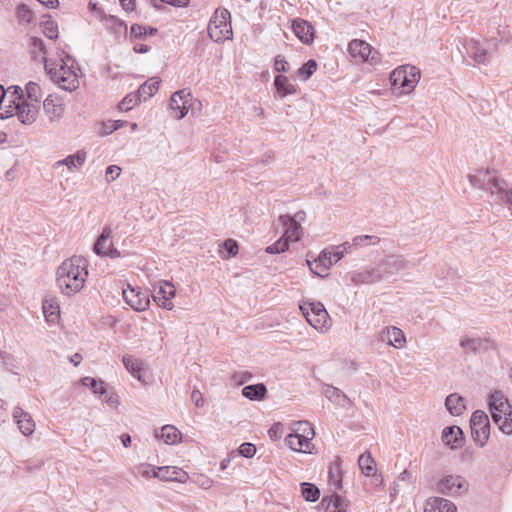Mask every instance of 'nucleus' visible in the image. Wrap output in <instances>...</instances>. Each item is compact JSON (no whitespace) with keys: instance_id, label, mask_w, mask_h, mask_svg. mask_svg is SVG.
I'll use <instances>...</instances> for the list:
<instances>
[{"instance_id":"obj_1","label":"nucleus","mask_w":512,"mask_h":512,"mask_svg":"<svg viewBox=\"0 0 512 512\" xmlns=\"http://www.w3.org/2000/svg\"><path fill=\"white\" fill-rule=\"evenodd\" d=\"M88 262L81 256H73L65 260L57 269V285L65 295L79 292L88 277Z\"/></svg>"},{"instance_id":"obj_2","label":"nucleus","mask_w":512,"mask_h":512,"mask_svg":"<svg viewBox=\"0 0 512 512\" xmlns=\"http://www.w3.org/2000/svg\"><path fill=\"white\" fill-rule=\"evenodd\" d=\"M37 114V105L27 102L20 87L10 86L5 90L2 86V119L17 116L22 123L30 124Z\"/></svg>"},{"instance_id":"obj_3","label":"nucleus","mask_w":512,"mask_h":512,"mask_svg":"<svg viewBox=\"0 0 512 512\" xmlns=\"http://www.w3.org/2000/svg\"><path fill=\"white\" fill-rule=\"evenodd\" d=\"M45 69L50 78L64 90L74 91L80 85V69L69 55L61 57L59 61H46Z\"/></svg>"},{"instance_id":"obj_4","label":"nucleus","mask_w":512,"mask_h":512,"mask_svg":"<svg viewBox=\"0 0 512 512\" xmlns=\"http://www.w3.org/2000/svg\"><path fill=\"white\" fill-rule=\"evenodd\" d=\"M420 77L421 73L415 66H398L390 74L391 90L397 96L410 94L419 83Z\"/></svg>"},{"instance_id":"obj_5","label":"nucleus","mask_w":512,"mask_h":512,"mask_svg":"<svg viewBox=\"0 0 512 512\" xmlns=\"http://www.w3.org/2000/svg\"><path fill=\"white\" fill-rule=\"evenodd\" d=\"M489 409L493 422L507 435L512 434V411L503 394L496 392L490 396Z\"/></svg>"},{"instance_id":"obj_6","label":"nucleus","mask_w":512,"mask_h":512,"mask_svg":"<svg viewBox=\"0 0 512 512\" xmlns=\"http://www.w3.org/2000/svg\"><path fill=\"white\" fill-rule=\"evenodd\" d=\"M314 436L312 426L306 421H299L295 423L293 432L286 437V442L293 451L311 454L314 449Z\"/></svg>"},{"instance_id":"obj_7","label":"nucleus","mask_w":512,"mask_h":512,"mask_svg":"<svg viewBox=\"0 0 512 512\" xmlns=\"http://www.w3.org/2000/svg\"><path fill=\"white\" fill-rule=\"evenodd\" d=\"M279 221L285 227L283 236L275 243L266 248V252L270 254H279L288 250L289 242H297L302 236V227L296 219L289 215H282Z\"/></svg>"},{"instance_id":"obj_8","label":"nucleus","mask_w":512,"mask_h":512,"mask_svg":"<svg viewBox=\"0 0 512 512\" xmlns=\"http://www.w3.org/2000/svg\"><path fill=\"white\" fill-rule=\"evenodd\" d=\"M208 34L215 42H223L232 37L231 15L227 9L215 10L208 24Z\"/></svg>"},{"instance_id":"obj_9","label":"nucleus","mask_w":512,"mask_h":512,"mask_svg":"<svg viewBox=\"0 0 512 512\" xmlns=\"http://www.w3.org/2000/svg\"><path fill=\"white\" fill-rule=\"evenodd\" d=\"M307 322L317 331L326 332L331 327V319L320 302H303L299 306Z\"/></svg>"},{"instance_id":"obj_10","label":"nucleus","mask_w":512,"mask_h":512,"mask_svg":"<svg viewBox=\"0 0 512 512\" xmlns=\"http://www.w3.org/2000/svg\"><path fill=\"white\" fill-rule=\"evenodd\" d=\"M348 53L357 63L379 64L381 55L368 42L361 39H353L348 44Z\"/></svg>"},{"instance_id":"obj_11","label":"nucleus","mask_w":512,"mask_h":512,"mask_svg":"<svg viewBox=\"0 0 512 512\" xmlns=\"http://www.w3.org/2000/svg\"><path fill=\"white\" fill-rule=\"evenodd\" d=\"M343 257V252L335 248L324 249L321 254L311 261L307 259L306 262L311 272L320 277H326L329 274L330 267L333 263L338 262Z\"/></svg>"},{"instance_id":"obj_12","label":"nucleus","mask_w":512,"mask_h":512,"mask_svg":"<svg viewBox=\"0 0 512 512\" xmlns=\"http://www.w3.org/2000/svg\"><path fill=\"white\" fill-rule=\"evenodd\" d=\"M473 440L479 446H484L490 436V423L488 415L481 410L475 411L470 419Z\"/></svg>"},{"instance_id":"obj_13","label":"nucleus","mask_w":512,"mask_h":512,"mask_svg":"<svg viewBox=\"0 0 512 512\" xmlns=\"http://www.w3.org/2000/svg\"><path fill=\"white\" fill-rule=\"evenodd\" d=\"M473 184L480 183L481 187L487 188L491 193L501 194L506 191L507 183L505 180L493 175L490 171L479 172L478 174L470 176Z\"/></svg>"},{"instance_id":"obj_14","label":"nucleus","mask_w":512,"mask_h":512,"mask_svg":"<svg viewBox=\"0 0 512 512\" xmlns=\"http://www.w3.org/2000/svg\"><path fill=\"white\" fill-rule=\"evenodd\" d=\"M123 299L126 304L138 312L145 311L150 305L148 294L131 286L123 290Z\"/></svg>"},{"instance_id":"obj_15","label":"nucleus","mask_w":512,"mask_h":512,"mask_svg":"<svg viewBox=\"0 0 512 512\" xmlns=\"http://www.w3.org/2000/svg\"><path fill=\"white\" fill-rule=\"evenodd\" d=\"M191 94L186 90L175 92L170 99V110L176 119H182L191 107Z\"/></svg>"},{"instance_id":"obj_16","label":"nucleus","mask_w":512,"mask_h":512,"mask_svg":"<svg viewBox=\"0 0 512 512\" xmlns=\"http://www.w3.org/2000/svg\"><path fill=\"white\" fill-rule=\"evenodd\" d=\"M176 295L174 285L168 281H160L158 290L154 295V301L163 309L172 310L174 307L173 298Z\"/></svg>"},{"instance_id":"obj_17","label":"nucleus","mask_w":512,"mask_h":512,"mask_svg":"<svg viewBox=\"0 0 512 512\" xmlns=\"http://www.w3.org/2000/svg\"><path fill=\"white\" fill-rule=\"evenodd\" d=\"M94 251L98 255L108 256L111 258H117L120 256V252L113 246L112 230L110 228H104L102 234L94 245Z\"/></svg>"},{"instance_id":"obj_18","label":"nucleus","mask_w":512,"mask_h":512,"mask_svg":"<svg viewBox=\"0 0 512 512\" xmlns=\"http://www.w3.org/2000/svg\"><path fill=\"white\" fill-rule=\"evenodd\" d=\"M292 30L295 36L304 44H311L315 38L313 25L305 19L297 18L292 21Z\"/></svg>"},{"instance_id":"obj_19","label":"nucleus","mask_w":512,"mask_h":512,"mask_svg":"<svg viewBox=\"0 0 512 512\" xmlns=\"http://www.w3.org/2000/svg\"><path fill=\"white\" fill-rule=\"evenodd\" d=\"M157 478L163 481H175L179 483H186L189 475L183 469L176 466H162L158 468Z\"/></svg>"},{"instance_id":"obj_20","label":"nucleus","mask_w":512,"mask_h":512,"mask_svg":"<svg viewBox=\"0 0 512 512\" xmlns=\"http://www.w3.org/2000/svg\"><path fill=\"white\" fill-rule=\"evenodd\" d=\"M439 488L444 493L461 494L467 490V482L461 476L449 475L440 481Z\"/></svg>"},{"instance_id":"obj_21","label":"nucleus","mask_w":512,"mask_h":512,"mask_svg":"<svg viewBox=\"0 0 512 512\" xmlns=\"http://www.w3.org/2000/svg\"><path fill=\"white\" fill-rule=\"evenodd\" d=\"M13 419L23 435L30 436L34 433L35 422L29 413L21 408H15Z\"/></svg>"},{"instance_id":"obj_22","label":"nucleus","mask_w":512,"mask_h":512,"mask_svg":"<svg viewBox=\"0 0 512 512\" xmlns=\"http://www.w3.org/2000/svg\"><path fill=\"white\" fill-rule=\"evenodd\" d=\"M43 108L51 120L60 118L64 112L62 100L56 95H49L44 100Z\"/></svg>"},{"instance_id":"obj_23","label":"nucleus","mask_w":512,"mask_h":512,"mask_svg":"<svg viewBox=\"0 0 512 512\" xmlns=\"http://www.w3.org/2000/svg\"><path fill=\"white\" fill-rule=\"evenodd\" d=\"M456 506L449 500L439 497L429 498L424 506V512H456Z\"/></svg>"},{"instance_id":"obj_24","label":"nucleus","mask_w":512,"mask_h":512,"mask_svg":"<svg viewBox=\"0 0 512 512\" xmlns=\"http://www.w3.org/2000/svg\"><path fill=\"white\" fill-rule=\"evenodd\" d=\"M43 314L49 324H56L60 319V307L54 298L45 299L42 305Z\"/></svg>"},{"instance_id":"obj_25","label":"nucleus","mask_w":512,"mask_h":512,"mask_svg":"<svg viewBox=\"0 0 512 512\" xmlns=\"http://www.w3.org/2000/svg\"><path fill=\"white\" fill-rule=\"evenodd\" d=\"M123 364L133 377L137 378L140 382H146L144 380L145 369L141 360L133 356L126 355L123 357Z\"/></svg>"},{"instance_id":"obj_26","label":"nucleus","mask_w":512,"mask_h":512,"mask_svg":"<svg viewBox=\"0 0 512 512\" xmlns=\"http://www.w3.org/2000/svg\"><path fill=\"white\" fill-rule=\"evenodd\" d=\"M321 505L325 512H346L347 503L339 495H331L324 497Z\"/></svg>"},{"instance_id":"obj_27","label":"nucleus","mask_w":512,"mask_h":512,"mask_svg":"<svg viewBox=\"0 0 512 512\" xmlns=\"http://www.w3.org/2000/svg\"><path fill=\"white\" fill-rule=\"evenodd\" d=\"M274 86L280 97L293 95L297 92V85L291 82L284 75H277L274 79Z\"/></svg>"},{"instance_id":"obj_28","label":"nucleus","mask_w":512,"mask_h":512,"mask_svg":"<svg viewBox=\"0 0 512 512\" xmlns=\"http://www.w3.org/2000/svg\"><path fill=\"white\" fill-rule=\"evenodd\" d=\"M382 339L387 340L389 344L397 349L403 348L406 343V338L403 331L396 327L387 328L382 332Z\"/></svg>"},{"instance_id":"obj_29","label":"nucleus","mask_w":512,"mask_h":512,"mask_svg":"<svg viewBox=\"0 0 512 512\" xmlns=\"http://www.w3.org/2000/svg\"><path fill=\"white\" fill-rule=\"evenodd\" d=\"M160 83L161 80L158 77L149 78L138 89L139 97H141L144 101L151 98L158 91Z\"/></svg>"},{"instance_id":"obj_30","label":"nucleus","mask_w":512,"mask_h":512,"mask_svg":"<svg viewBox=\"0 0 512 512\" xmlns=\"http://www.w3.org/2000/svg\"><path fill=\"white\" fill-rule=\"evenodd\" d=\"M358 465L361 472L367 477L376 475L377 468L374 459L369 452L363 453L358 459Z\"/></svg>"},{"instance_id":"obj_31","label":"nucleus","mask_w":512,"mask_h":512,"mask_svg":"<svg viewBox=\"0 0 512 512\" xmlns=\"http://www.w3.org/2000/svg\"><path fill=\"white\" fill-rule=\"evenodd\" d=\"M445 405H446L448 411L454 416L461 415L466 409L464 399L457 394L449 395L446 398Z\"/></svg>"},{"instance_id":"obj_32","label":"nucleus","mask_w":512,"mask_h":512,"mask_svg":"<svg viewBox=\"0 0 512 512\" xmlns=\"http://www.w3.org/2000/svg\"><path fill=\"white\" fill-rule=\"evenodd\" d=\"M462 431L459 427H447L443 430L442 438L446 445L456 448L461 443Z\"/></svg>"},{"instance_id":"obj_33","label":"nucleus","mask_w":512,"mask_h":512,"mask_svg":"<svg viewBox=\"0 0 512 512\" xmlns=\"http://www.w3.org/2000/svg\"><path fill=\"white\" fill-rule=\"evenodd\" d=\"M30 52L32 56L37 59L44 61H53L52 59H46L47 50L42 39L32 37L30 40Z\"/></svg>"},{"instance_id":"obj_34","label":"nucleus","mask_w":512,"mask_h":512,"mask_svg":"<svg viewBox=\"0 0 512 512\" xmlns=\"http://www.w3.org/2000/svg\"><path fill=\"white\" fill-rule=\"evenodd\" d=\"M160 437L166 444L174 445L180 442L181 433L176 427L172 425H165L161 429Z\"/></svg>"},{"instance_id":"obj_35","label":"nucleus","mask_w":512,"mask_h":512,"mask_svg":"<svg viewBox=\"0 0 512 512\" xmlns=\"http://www.w3.org/2000/svg\"><path fill=\"white\" fill-rule=\"evenodd\" d=\"M86 160V153L83 151H78L73 155H69L65 160L58 161L56 163L57 166L65 164L69 170L77 169L81 167Z\"/></svg>"},{"instance_id":"obj_36","label":"nucleus","mask_w":512,"mask_h":512,"mask_svg":"<svg viewBox=\"0 0 512 512\" xmlns=\"http://www.w3.org/2000/svg\"><path fill=\"white\" fill-rule=\"evenodd\" d=\"M266 392V387L263 384L249 385L242 390L243 396L250 400L263 399Z\"/></svg>"},{"instance_id":"obj_37","label":"nucleus","mask_w":512,"mask_h":512,"mask_svg":"<svg viewBox=\"0 0 512 512\" xmlns=\"http://www.w3.org/2000/svg\"><path fill=\"white\" fill-rule=\"evenodd\" d=\"M27 102L35 103L39 108V101L42 98V91L40 86L35 82H29L26 85Z\"/></svg>"},{"instance_id":"obj_38","label":"nucleus","mask_w":512,"mask_h":512,"mask_svg":"<svg viewBox=\"0 0 512 512\" xmlns=\"http://www.w3.org/2000/svg\"><path fill=\"white\" fill-rule=\"evenodd\" d=\"M41 31L49 39H56L59 33L56 21L51 18L41 22Z\"/></svg>"},{"instance_id":"obj_39","label":"nucleus","mask_w":512,"mask_h":512,"mask_svg":"<svg viewBox=\"0 0 512 512\" xmlns=\"http://www.w3.org/2000/svg\"><path fill=\"white\" fill-rule=\"evenodd\" d=\"M301 493L306 501L315 502L319 499V489L311 483L301 484Z\"/></svg>"},{"instance_id":"obj_40","label":"nucleus","mask_w":512,"mask_h":512,"mask_svg":"<svg viewBox=\"0 0 512 512\" xmlns=\"http://www.w3.org/2000/svg\"><path fill=\"white\" fill-rule=\"evenodd\" d=\"M317 62L313 59L306 62L298 69V76L303 80H308L317 70Z\"/></svg>"},{"instance_id":"obj_41","label":"nucleus","mask_w":512,"mask_h":512,"mask_svg":"<svg viewBox=\"0 0 512 512\" xmlns=\"http://www.w3.org/2000/svg\"><path fill=\"white\" fill-rule=\"evenodd\" d=\"M223 251H220L223 258H229L238 254V243L233 239H227L222 245Z\"/></svg>"},{"instance_id":"obj_42","label":"nucleus","mask_w":512,"mask_h":512,"mask_svg":"<svg viewBox=\"0 0 512 512\" xmlns=\"http://www.w3.org/2000/svg\"><path fill=\"white\" fill-rule=\"evenodd\" d=\"M157 33L156 28L143 26L140 24H134L131 26L130 34L134 38H141L142 36H145L147 34L155 35Z\"/></svg>"},{"instance_id":"obj_43","label":"nucleus","mask_w":512,"mask_h":512,"mask_svg":"<svg viewBox=\"0 0 512 512\" xmlns=\"http://www.w3.org/2000/svg\"><path fill=\"white\" fill-rule=\"evenodd\" d=\"M141 100H142V98L139 97V93H137V94L130 93L120 102L119 108L122 111H129L134 106H136L139 103V101H141Z\"/></svg>"},{"instance_id":"obj_44","label":"nucleus","mask_w":512,"mask_h":512,"mask_svg":"<svg viewBox=\"0 0 512 512\" xmlns=\"http://www.w3.org/2000/svg\"><path fill=\"white\" fill-rule=\"evenodd\" d=\"M82 382L85 386H89L96 394H103L106 392L105 383L103 381H97L91 377H85Z\"/></svg>"},{"instance_id":"obj_45","label":"nucleus","mask_w":512,"mask_h":512,"mask_svg":"<svg viewBox=\"0 0 512 512\" xmlns=\"http://www.w3.org/2000/svg\"><path fill=\"white\" fill-rule=\"evenodd\" d=\"M17 18L25 23L33 20V13L26 5H19L16 9Z\"/></svg>"},{"instance_id":"obj_46","label":"nucleus","mask_w":512,"mask_h":512,"mask_svg":"<svg viewBox=\"0 0 512 512\" xmlns=\"http://www.w3.org/2000/svg\"><path fill=\"white\" fill-rule=\"evenodd\" d=\"M158 468L150 464H142L138 467V473L145 478H157Z\"/></svg>"},{"instance_id":"obj_47","label":"nucleus","mask_w":512,"mask_h":512,"mask_svg":"<svg viewBox=\"0 0 512 512\" xmlns=\"http://www.w3.org/2000/svg\"><path fill=\"white\" fill-rule=\"evenodd\" d=\"M483 345L481 339L464 338L461 340V346L470 351H477Z\"/></svg>"},{"instance_id":"obj_48","label":"nucleus","mask_w":512,"mask_h":512,"mask_svg":"<svg viewBox=\"0 0 512 512\" xmlns=\"http://www.w3.org/2000/svg\"><path fill=\"white\" fill-rule=\"evenodd\" d=\"M88 10L90 12L91 17L95 19H102L104 16L103 9L98 5L97 2L89 1L88 3Z\"/></svg>"},{"instance_id":"obj_49","label":"nucleus","mask_w":512,"mask_h":512,"mask_svg":"<svg viewBox=\"0 0 512 512\" xmlns=\"http://www.w3.org/2000/svg\"><path fill=\"white\" fill-rule=\"evenodd\" d=\"M193 482L203 489H209L212 486V480L204 474L195 475Z\"/></svg>"},{"instance_id":"obj_50","label":"nucleus","mask_w":512,"mask_h":512,"mask_svg":"<svg viewBox=\"0 0 512 512\" xmlns=\"http://www.w3.org/2000/svg\"><path fill=\"white\" fill-rule=\"evenodd\" d=\"M239 453L246 458H251L256 453V447L252 443H243L239 447Z\"/></svg>"},{"instance_id":"obj_51","label":"nucleus","mask_w":512,"mask_h":512,"mask_svg":"<svg viewBox=\"0 0 512 512\" xmlns=\"http://www.w3.org/2000/svg\"><path fill=\"white\" fill-rule=\"evenodd\" d=\"M121 174V168L117 165H111L106 169V179L108 182L115 180Z\"/></svg>"},{"instance_id":"obj_52","label":"nucleus","mask_w":512,"mask_h":512,"mask_svg":"<svg viewBox=\"0 0 512 512\" xmlns=\"http://www.w3.org/2000/svg\"><path fill=\"white\" fill-rule=\"evenodd\" d=\"M191 400L197 407H202L205 403L204 397L199 390H193L191 393Z\"/></svg>"},{"instance_id":"obj_53","label":"nucleus","mask_w":512,"mask_h":512,"mask_svg":"<svg viewBox=\"0 0 512 512\" xmlns=\"http://www.w3.org/2000/svg\"><path fill=\"white\" fill-rule=\"evenodd\" d=\"M275 69L279 72H285L287 70L288 62L280 55L275 58L274 63Z\"/></svg>"},{"instance_id":"obj_54","label":"nucleus","mask_w":512,"mask_h":512,"mask_svg":"<svg viewBox=\"0 0 512 512\" xmlns=\"http://www.w3.org/2000/svg\"><path fill=\"white\" fill-rule=\"evenodd\" d=\"M329 477L331 480H333L334 484L336 485H339L340 481H341V474H340V470H339V467H330L329 468Z\"/></svg>"},{"instance_id":"obj_55","label":"nucleus","mask_w":512,"mask_h":512,"mask_svg":"<svg viewBox=\"0 0 512 512\" xmlns=\"http://www.w3.org/2000/svg\"><path fill=\"white\" fill-rule=\"evenodd\" d=\"M280 429H281V424H279V423L274 424L268 431L270 438L273 440H277L278 433H279Z\"/></svg>"},{"instance_id":"obj_56","label":"nucleus","mask_w":512,"mask_h":512,"mask_svg":"<svg viewBox=\"0 0 512 512\" xmlns=\"http://www.w3.org/2000/svg\"><path fill=\"white\" fill-rule=\"evenodd\" d=\"M486 51L481 50L473 54V58L478 63H484L486 61Z\"/></svg>"},{"instance_id":"obj_57","label":"nucleus","mask_w":512,"mask_h":512,"mask_svg":"<svg viewBox=\"0 0 512 512\" xmlns=\"http://www.w3.org/2000/svg\"><path fill=\"white\" fill-rule=\"evenodd\" d=\"M134 51L136 53H146L149 50V47L146 44L138 43L134 45Z\"/></svg>"},{"instance_id":"obj_58","label":"nucleus","mask_w":512,"mask_h":512,"mask_svg":"<svg viewBox=\"0 0 512 512\" xmlns=\"http://www.w3.org/2000/svg\"><path fill=\"white\" fill-rule=\"evenodd\" d=\"M366 239H374L375 240V243L379 241V238L378 237H370V236H359L357 238L354 239L355 241V244L356 245H361L362 242Z\"/></svg>"},{"instance_id":"obj_59","label":"nucleus","mask_w":512,"mask_h":512,"mask_svg":"<svg viewBox=\"0 0 512 512\" xmlns=\"http://www.w3.org/2000/svg\"><path fill=\"white\" fill-rule=\"evenodd\" d=\"M70 361L73 363L74 366H78L81 361H82V356L81 354L79 353H76L74 354L71 358H70Z\"/></svg>"},{"instance_id":"obj_60","label":"nucleus","mask_w":512,"mask_h":512,"mask_svg":"<svg viewBox=\"0 0 512 512\" xmlns=\"http://www.w3.org/2000/svg\"><path fill=\"white\" fill-rule=\"evenodd\" d=\"M305 216H306L305 212L299 211L295 214V216L293 218L296 219L298 221V223H300L301 221H304Z\"/></svg>"},{"instance_id":"obj_61","label":"nucleus","mask_w":512,"mask_h":512,"mask_svg":"<svg viewBox=\"0 0 512 512\" xmlns=\"http://www.w3.org/2000/svg\"><path fill=\"white\" fill-rule=\"evenodd\" d=\"M122 443L125 447H128L131 443V438L129 435H125L122 437Z\"/></svg>"},{"instance_id":"obj_62","label":"nucleus","mask_w":512,"mask_h":512,"mask_svg":"<svg viewBox=\"0 0 512 512\" xmlns=\"http://www.w3.org/2000/svg\"><path fill=\"white\" fill-rule=\"evenodd\" d=\"M117 122L113 123L110 127H109V132H112L113 130H117L120 125H116Z\"/></svg>"},{"instance_id":"obj_63","label":"nucleus","mask_w":512,"mask_h":512,"mask_svg":"<svg viewBox=\"0 0 512 512\" xmlns=\"http://www.w3.org/2000/svg\"><path fill=\"white\" fill-rule=\"evenodd\" d=\"M123 6L129 7L132 3V0H120Z\"/></svg>"},{"instance_id":"obj_64","label":"nucleus","mask_w":512,"mask_h":512,"mask_svg":"<svg viewBox=\"0 0 512 512\" xmlns=\"http://www.w3.org/2000/svg\"><path fill=\"white\" fill-rule=\"evenodd\" d=\"M507 196H508V201L511 203L512 205V190H510L508 193H507Z\"/></svg>"}]
</instances>
